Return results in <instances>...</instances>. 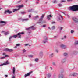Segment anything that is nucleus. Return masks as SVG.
<instances>
[{
    "instance_id": "obj_16",
    "label": "nucleus",
    "mask_w": 78,
    "mask_h": 78,
    "mask_svg": "<svg viewBox=\"0 0 78 78\" xmlns=\"http://www.w3.org/2000/svg\"><path fill=\"white\" fill-rule=\"evenodd\" d=\"M6 22L4 21H0V23H4L3 25H6Z\"/></svg>"
},
{
    "instance_id": "obj_43",
    "label": "nucleus",
    "mask_w": 78,
    "mask_h": 78,
    "mask_svg": "<svg viewBox=\"0 0 78 78\" xmlns=\"http://www.w3.org/2000/svg\"><path fill=\"white\" fill-rule=\"evenodd\" d=\"M23 53H25V52H26V50L25 49L23 50Z\"/></svg>"
},
{
    "instance_id": "obj_17",
    "label": "nucleus",
    "mask_w": 78,
    "mask_h": 78,
    "mask_svg": "<svg viewBox=\"0 0 78 78\" xmlns=\"http://www.w3.org/2000/svg\"><path fill=\"white\" fill-rule=\"evenodd\" d=\"M15 71H16L15 67H13V73L14 75L15 74Z\"/></svg>"
},
{
    "instance_id": "obj_28",
    "label": "nucleus",
    "mask_w": 78,
    "mask_h": 78,
    "mask_svg": "<svg viewBox=\"0 0 78 78\" xmlns=\"http://www.w3.org/2000/svg\"><path fill=\"white\" fill-rule=\"evenodd\" d=\"M20 44H17L16 45V47H19L20 46Z\"/></svg>"
},
{
    "instance_id": "obj_22",
    "label": "nucleus",
    "mask_w": 78,
    "mask_h": 78,
    "mask_svg": "<svg viewBox=\"0 0 78 78\" xmlns=\"http://www.w3.org/2000/svg\"><path fill=\"white\" fill-rule=\"evenodd\" d=\"M12 38H13L12 37V36H10L9 37V41H11V39H12Z\"/></svg>"
},
{
    "instance_id": "obj_24",
    "label": "nucleus",
    "mask_w": 78,
    "mask_h": 78,
    "mask_svg": "<svg viewBox=\"0 0 78 78\" xmlns=\"http://www.w3.org/2000/svg\"><path fill=\"white\" fill-rule=\"evenodd\" d=\"M75 45H78V41H75Z\"/></svg>"
},
{
    "instance_id": "obj_47",
    "label": "nucleus",
    "mask_w": 78,
    "mask_h": 78,
    "mask_svg": "<svg viewBox=\"0 0 78 78\" xmlns=\"http://www.w3.org/2000/svg\"><path fill=\"white\" fill-rule=\"evenodd\" d=\"M8 76L7 75H5V77L6 78L7 77H8Z\"/></svg>"
},
{
    "instance_id": "obj_62",
    "label": "nucleus",
    "mask_w": 78,
    "mask_h": 78,
    "mask_svg": "<svg viewBox=\"0 0 78 78\" xmlns=\"http://www.w3.org/2000/svg\"><path fill=\"white\" fill-rule=\"evenodd\" d=\"M15 48H17V46H16L15 47Z\"/></svg>"
},
{
    "instance_id": "obj_21",
    "label": "nucleus",
    "mask_w": 78,
    "mask_h": 78,
    "mask_svg": "<svg viewBox=\"0 0 78 78\" xmlns=\"http://www.w3.org/2000/svg\"><path fill=\"white\" fill-rule=\"evenodd\" d=\"M39 55L41 56H43V52H41L40 53Z\"/></svg>"
},
{
    "instance_id": "obj_59",
    "label": "nucleus",
    "mask_w": 78,
    "mask_h": 78,
    "mask_svg": "<svg viewBox=\"0 0 78 78\" xmlns=\"http://www.w3.org/2000/svg\"><path fill=\"white\" fill-rule=\"evenodd\" d=\"M3 55H5V53H3Z\"/></svg>"
},
{
    "instance_id": "obj_15",
    "label": "nucleus",
    "mask_w": 78,
    "mask_h": 78,
    "mask_svg": "<svg viewBox=\"0 0 78 78\" xmlns=\"http://www.w3.org/2000/svg\"><path fill=\"white\" fill-rule=\"evenodd\" d=\"M64 76L62 74H60L58 75V78H63Z\"/></svg>"
},
{
    "instance_id": "obj_19",
    "label": "nucleus",
    "mask_w": 78,
    "mask_h": 78,
    "mask_svg": "<svg viewBox=\"0 0 78 78\" xmlns=\"http://www.w3.org/2000/svg\"><path fill=\"white\" fill-rule=\"evenodd\" d=\"M77 75H78V74L76 73H74L72 75L73 76H76Z\"/></svg>"
},
{
    "instance_id": "obj_18",
    "label": "nucleus",
    "mask_w": 78,
    "mask_h": 78,
    "mask_svg": "<svg viewBox=\"0 0 78 78\" xmlns=\"http://www.w3.org/2000/svg\"><path fill=\"white\" fill-rule=\"evenodd\" d=\"M37 18H39V16L37 15L36 16L34 17L33 19H34V20H36L37 19Z\"/></svg>"
},
{
    "instance_id": "obj_58",
    "label": "nucleus",
    "mask_w": 78,
    "mask_h": 78,
    "mask_svg": "<svg viewBox=\"0 0 78 78\" xmlns=\"http://www.w3.org/2000/svg\"><path fill=\"white\" fill-rule=\"evenodd\" d=\"M60 16L61 17V18H62V16L60 15Z\"/></svg>"
},
{
    "instance_id": "obj_5",
    "label": "nucleus",
    "mask_w": 78,
    "mask_h": 78,
    "mask_svg": "<svg viewBox=\"0 0 78 78\" xmlns=\"http://www.w3.org/2000/svg\"><path fill=\"white\" fill-rule=\"evenodd\" d=\"M48 41V39L47 38V36H44V40H43V42L44 44H45L46 42H47Z\"/></svg>"
},
{
    "instance_id": "obj_38",
    "label": "nucleus",
    "mask_w": 78,
    "mask_h": 78,
    "mask_svg": "<svg viewBox=\"0 0 78 78\" xmlns=\"http://www.w3.org/2000/svg\"><path fill=\"white\" fill-rule=\"evenodd\" d=\"M66 2V1L64 0H62L60 2L61 3H62V2Z\"/></svg>"
},
{
    "instance_id": "obj_49",
    "label": "nucleus",
    "mask_w": 78,
    "mask_h": 78,
    "mask_svg": "<svg viewBox=\"0 0 78 78\" xmlns=\"http://www.w3.org/2000/svg\"><path fill=\"white\" fill-rule=\"evenodd\" d=\"M67 16L68 17V18H69L70 17V16H69V15L68 14H66Z\"/></svg>"
},
{
    "instance_id": "obj_8",
    "label": "nucleus",
    "mask_w": 78,
    "mask_h": 78,
    "mask_svg": "<svg viewBox=\"0 0 78 78\" xmlns=\"http://www.w3.org/2000/svg\"><path fill=\"white\" fill-rule=\"evenodd\" d=\"M8 64H9V63L8 61H6L5 63H4L0 65V66H4V65H8Z\"/></svg>"
},
{
    "instance_id": "obj_4",
    "label": "nucleus",
    "mask_w": 78,
    "mask_h": 78,
    "mask_svg": "<svg viewBox=\"0 0 78 78\" xmlns=\"http://www.w3.org/2000/svg\"><path fill=\"white\" fill-rule=\"evenodd\" d=\"M22 7H23V5H20L18 6L19 9H13V12H15L16 11H18V10H19L20 9V8H22Z\"/></svg>"
},
{
    "instance_id": "obj_20",
    "label": "nucleus",
    "mask_w": 78,
    "mask_h": 78,
    "mask_svg": "<svg viewBox=\"0 0 78 78\" xmlns=\"http://www.w3.org/2000/svg\"><path fill=\"white\" fill-rule=\"evenodd\" d=\"M66 59L64 58V59H63L62 60V63H64V62H65L66 61Z\"/></svg>"
},
{
    "instance_id": "obj_60",
    "label": "nucleus",
    "mask_w": 78,
    "mask_h": 78,
    "mask_svg": "<svg viewBox=\"0 0 78 78\" xmlns=\"http://www.w3.org/2000/svg\"><path fill=\"white\" fill-rule=\"evenodd\" d=\"M64 38H66V36H64Z\"/></svg>"
},
{
    "instance_id": "obj_9",
    "label": "nucleus",
    "mask_w": 78,
    "mask_h": 78,
    "mask_svg": "<svg viewBox=\"0 0 78 78\" xmlns=\"http://www.w3.org/2000/svg\"><path fill=\"white\" fill-rule=\"evenodd\" d=\"M4 13L5 14H6V13H9V14H11V13H12V12L9 11V10H7L5 11L4 12Z\"/></svg>"
},
{
    "instance_id": "obj_51",
    "label": "nucleus",
    "mask_w": 78,
    "mask_h": 78,
    "mask_svg": "<svg viewBox=\"0 0 78 78\" xmlns=\"http://www.w3.org/2000/svg\"><path fill=\"white\" fill-rule=\"evenodd\" d=\"M56 51L57 52V53H58V51H59L58 50H56Z\"/></svg>"
},
{
    "instance_id": "obj_32",
    "label": "nucleus",
    "mask_w": 78,
    "mask_h": 78,
    "mask_svg": "<svg viewBox=\"0 0 78 78\" xmlns=\"http://www.w3.org/2000/svg\"><path fill=\"white\" fill-rule=\"evenodd\" d=\"M55 27L53 26H52L51 27V29H52V30H54V29H55Z\"/></svg>"
},
{
    "instance_id": "obj_29",
    "label": "nucleus",
    "mask_w": 78,
    "mask_h": 78,
    "mask_svg": "<svg viewBox=\"0 0 78 78\" xmlns=\"http://www.w3.org/2000/svg\"><path fill=\"white\" fill-rule=\"evenodd\" d=\"M67 53H64V56H67Z\"/></svg>"
},
{
    "instance_id": "obj_37",
    "label": "nucleus",
    "mask_w": 78,
    "mask_h": 78,
    "mask_svg": "<svg viewBox=\"0 0 78 78\" xmlns=\"http://www.w3.org/2000/svg\"><path fill=\"white\" fill-rule=\"evenodd\" d=\"M57 20H58V21H59V20H60V18H59V17H58L57 19Z\"/></svg>"
},
{
    "instance_id": "obj_39",
    "label": "nucleus",
    "mask_w": 78,
    "mask_h": 78,
    "mask_svg": "<svg viewBox=\"0 0 78 78\" xmlns=\"http://www.w3.org/2000/svg\"><path fill=\"white\" fill-rule=\"evenodd\" d=\"M52 64H53V66H56V64H55V62H53L52 63Z\"/></svg>"
},
{
    "instance_id": "obj_3",
    "label": "nucleus",
    "mask_w": 78,
    "mask_h": 78,
    "mask_svg": "<svg viewBox=\"0 0 78 78\" xmlns=\"http://www.w3.org/2000/svg\"><path fill=\"white\" fill-rule=\"evenodd\" d=\"M44 17V15H43L40 18L38 22H37V23H41V22H42V20H43Z\"/></svg>"
},
{
    "instance_id": "obj_56",
    "label": "nucleus",
    "mask_w": 78,
    "mask_h": 78,
    "mask_svg": "<svg viewBox=\"0 0 78 78\" xmlns=\"http://www.w3.org/2000/svg\"><path fill=\"white\" fill-rule=\"evenodd\" d=\"M36 3L37 4H38L39 3V2H36Z\"/></svg>"
},
{
    "instance_id": "obj_35",
    "label": "nucleus",
    "mask_w": 78,
    "mask_h": 78,
    "mask_svg": "<svg viewBox=\"0 0 78 78\" xmlns=\"http://www.w3.org/2000/svg\"><path fill=\"white\" fill-rule=\"evenodd\" d=\"M32 11V9H31L28 10V12H31Z\"/></svg>"
},
{
    "instance_id": "obj_7",
    "label": "nucleus",
    "mask_w": 78,
    "mask_h": 78,
    "mask_svg": "<svg viewBox=\"0 0 78 78\" xmlns=\"http://www.w3.org/2000/svg\"><path fill=\"white\" fill-rule=\"evenodd\" d=\"M4 50L5 51H9V52H12V51H13V50L7 48L5 49Z\"/></svg>"
},
{
    "instance_id": "obj_40",
    "label": "nucleus",
    "mask_w": 78,
    "mask_h": 78,
    "mask_svg": "<svg viewBox=\"0 0 78 78\" xmlns=\"http://www.w3.org/2000/svg\"><path fill=\"white\" fill-rule=\"evenodd\" d=\"M38 58H36L35 59V61H36V62H37V61H38Z\"/></svg>"
},
{
    "instance_id": "obj_36",
    "label": "nucleus",
    "mask_w": 78,
    "mask_h": 78,
    "mask_svg": "<svg viewBox=\"0 0 78 78\" xmlns=\"http://www.w3.org/2000/svg\"><path fill=\"white\" fill-rule=\"evenodd\" d=\"M21 14H25V12H21Z\"/></svg>"
},
{
    "instance_id": "obj_12",
    "label": "nucleus",
    "mask_w": 78,
    "mask_h": 78,
    "mask_svg": "<svg viewBox=\"0 0 78 78\" xmlns=\"http://www.w3.org/2000/svg\"><path fill=\"white\" fill-rule=\"evenodd\" d=\"M33 72V71H31L29 73H27V74H25V78H26L27 76H30V75H31V73Z\"/></svg>"
},
{
    "instance_id": "obj_52",
    "label": "nucleus",
    "mask_w": 78,
    "mask_h": 78,
    "mask_svg": "<svg viewBox=\"0 0 78 78\" xmlns=\"http://www.w3.org/2000/svg\"><path fill=\"white\" fill-rule=\"evenodd\" d=\"M71 1H72V0H67L68 2H71Z\"/></svg>"
},
{
    "instance_id": "obj_54",
    "label": "nucleus",
    "mask_w": 78,
    "mask_h": 78,
    "mask_svg": "<svg viewBox=\"0 0 78 78\" xmlns=\"http://www.w3.org/2000/svg\"><path fill=\"white\" fill-rule=\"evenodd\" d=\"M12 78H15V76H12Z\"/></svg>"
},
{
    "instance_id": "obj_61",
    "label": "nucleus",
    "mask_w": 78,
    "mask_h": 78,
    "mask_svg": "<svg viewBox=\"0 0 78 78\" xmlns=\"http://www.w3.org/2000/svg\"><path fill=\"white\" fill-rule=\"evenodd\" d=\"M3 32H5V31H3L2 32V33H3Z\"/></svg>"
},
{
    "instance_id": "obj_26",
    "label": "nucleus",
    "mask_w": 78,
    "mask_h": 78,
    "mask_svg": "<svg viewBox=\"0 0 78 78\" xmlns=\"http://www.w3.org/2000/svg\"><path fill=\"white\" fill-rule=\"evenodd\" d=\"M47 76L49 78H50V77H51V74H48V75Z\"/></svg>"
},
{
    "instance_id": "obj_2",
    "label": "nucleus",
    "mask_w": 78,
    "mask_h": 78,
    "mask_svg": "<svg viewBox=\"0 0 78 78\" xmlns=\"http://www.w3.org/2000/svg\"><path fill=\"white\" fill-rule=\"evenodd\" d=\"M24 34V33L22 32H19L18 33L17 35H13L12 36V37L13 38H16L17 37V35L19 36L18 37V38H21V35L20 34Z\"/></svg>"
},
{
    "instance_id": "obj_13",
    "label": "nucleus",
    "mask_w": 78,
    "mask_h": 78,
    "mask_svg": "<svg viewBox=\"0 0 78 78\" xmlns=\"http://www.w3.org/2000/svg\"><path fill=\"white\" fill-rule=\"evenodd\" d=\"M60 47L62 48H63V49H65L66 48V46L62 44L60 45Z\"/></svg>"
},
{
    "instance_id": "obj_42",
    "label": "nucleus",
    "mask_w": 78,
    "mask_h": 78,
    "mask_svg": "<svg viewBox=\"0 0 78 78\" xmlns=\"http://www.w3.org/2000/svg\"><path fill=\"white\" fill-rule=\"evenodd\" d=\"M9 57V56H8V55H5V57H5V58H6V57Z\"/></svg>"
},
{
    "instance_id": "obj_41",
    "label": "nucleus",
    "mask_w": 78,
    "mask_h": 78,
    "mask_svg": "<svg viewBox=\"0 0 78 78\" xmlns=\"http://www.w3.org/2000/svg\"><path fill=\"white\" fill-rule=\"evenodd\" d=\"M71 33H74V31L73 30H71Z\"/></svg>"
},
{
    "instance_id": "obj_55",
    "label": "nucleus",
    "mask_w": 78,
    "mask_h": 78,
    "mask_svg": "<svg viewBox=\"0 0 78 78\" xmlns=\"http://www.w3.org/2000/svg\"><path fill=\"white\" fill-rule=\"evenodd\" d=\"M30 67L32 66V64H30Z\"/></svg>"
},
{
    "instance_id": "obj_45",
    "label": "nucleus",
    "mask_w": 78,
    "mask_h": 78,
    "mask_svg": "<svg viewBox=\"0 0 78 78\" xmlns=\"http://www.w3.org/2000/svg\"><path fill=\"white\" fill-rule=\"evenodd\" d=\"M62 13H63V14H65V15H66V14H67V13H66V12H62Z\"/></svg>"
},
{
    "instance_id": "obj_31",
    "label": "nucleus",
    "mask_w": 78,
    "mask_h": 78,
    "mask_svg": "<svg viewBox=\"0 0 78 78\" xmlns=\"http://www.w3.org/2000/svg\"><path fill=\"white\" fill-rule=\"evenodd\" d=\"M5 57H0V59H5Z\"/></svg>"
},
{
    "instance_id": "obj_46",
    "label": "nucleus",
    "mask_w": 78,
    "mask_h": 78,
    "mask_svg": "<svg viewBox=\"0 0 78 78\" xmlns=\"http://www.w3.org/2000/svg\"><path fill=\"white\" fill-rule=\"evenodd\" d=\"M46 25H43V26H42V27H45Z\"/></svg>"
},
{
    "instance_id": "obj_50",
    "label": "nucleus",
    "mask_w": 78,
    "mask_h": 78,
    "mask_svg": "<svg viewBox=\"0 0 78 78\" xmlns=\"http://www.w3.org/2000/svg\"><path fill=\"white\" fill-rule=\"evenodd\" d=\"M25 46H27V45H28V44H25Z\"/></svg>"
},
{
    "instance_id": "obj_53",
    "label": "nucleus",
    "mask_w": 78,
    "mask_h": 78,
    "mask_svg": "<svg viewBox=\"0 0 78 78\" xmlns=\"http://www.w3.org/2000/svg\"><path fill=\"white\" fill-rule=\"evenodd\" d=\"M52 24H53V23H55V22H54L52 23H51Z\"/></svg>"
},
{
    "instance_id": "obj_48",
    "label": "nucleus",
    "mask_w": 78,
    "mask_h": 78,
    "mask_svg": "<svg viewBox=\"0 0 78 78\" xmlns=\"http://www.w3.org/2000/svg\"><path fill=\"white\" fill-rule=\"evenodd\" d=\"M53 3H57L56 1L55 0V1H54L53 2Z\"/></svg>"
},
{
    "instance_id": "obj_57",
    "label": "nucleus",
    "mask_w": 78,
    "mask_h": 78,
    "mask_svg": "<svg viewBox=\"0 0 78 78\" xmlns=\"http://www.w3.org/2000/svg\"><path fill=\"white\" fill-rule=\"evenodd\" d=\"M50 69L51 70H53V68L52 67H50Z\"/></svg>"
},
{
    "instance_id": "obj_44",
    "label": "nucleus",
    "mask_w": 78,
    "mask_h": 78,
    "mask_svg": "<svg viewBox=\"0 0 78 78\" xmlns=\"http://www.w3.org/2000/svg\"><path fill=\"white\" fill-rule=\"evenodd\" d=\"M29 18H30L31 17V14H30L29 15Z\"/></svg>"
},
{
    "instance_id": "obj_27",
    "label": "nucleus",
    "mask_w": 78,
    "mask_h": 78,
    "mask_svg": "<svg viewBox=\"0 0 78 78\" xmlns=\"http://www.w3.org/2000/svg\"><path fill=\"white\" fill-rule=\"evenodd\" d=\"M28 56L29 58H33V56L32 55H29Z\"/></svg>"
},
{
    "instance_id": "obj_14",
    "label": "nucleus",
    "mask_w": 78,
    "mask_h": 78,
    "mask_svg": "<svg viewBox=\"0 0 78 78\" xmlns=\"http://www.w3.org/2000/svg\"><path fill=\"white\" fill-rule=\"evenodd\" d=\"M52 17L51 15H48L47 16V19H48V20H50L51 19L50 17Z\"/></svg>"
},
{
    "instance_id": "obj_11",
    "label": "nucleus",
    "mask_w": 78,
    "mask_h": 78,
    "mask_svg": "<svg viewBox=\"0 0 78 78\" xmlns=\"http://www.w3.org/2000/svg\"><path fill=\"white\" fill-rule=\"evenodd\" d=\"M72 20H73L76 23V22H78V19L74 17L72 18Z\"/></svg>"
},
{
    "instance_id": "obj_1",
    "label": "nucleus",
    "mask_w": 78,
    "mask_h": 78,
    "mask_svg": "<svg viewBox=\"0 0 78 78\" xmlns=\"http://www.w3.org/2000/svg\"><path fill=\"white\" fill-rule=\"evenodd\" d=\"M69 9L71 11H78V5H75L69 7Z\"/></svg>"
},
{
    "instance_id": "obj_10",
    "label": "nucleus",
    "mask_w": 78,
    "mask_h": 78,
    "mask_svg": "<svg viewBox=\"0 0 78 78\" xmlns=\"http://www.w3.org/2000/svg\"><path fill=\"white\" fill-rule=\"evenodd\" d=\"M18 20H22V21H27V20H29V19L27 18L25 19H22L21 18H20L18 19Z\"/></svg>"
},
{
    "instance_id": "obj_6",
    "label": "nucleus",
    "mask_w": 78,
    "mask_h": 78,
    "mask_svg": "<svg viewBox=\"0 0 78 78\" xmlns=\"http://www.w3.org/2000/svg\"><path fill=\"white\" fill-rule=\"evenodd\" d=\"M35 30V28L34 26H31L29 28H26V30Z\"/></svg>"
},
{
    "instance_id": "obj_64",
    "label": "nucleus",
    "mask_w": 78,
    "mask_h": 78,
    "mask_svg": "<svg viewBox=\"0 0 78 78\" xmlns=\"http://www.w3.org/2000/svg\"><path fill=\"white\" fill-rule=\"evenodd\" d=\"M48 28H49V29H50V30H51V29H50V27H49Z\"/></svg>"
},
{
    "instance_id": "obj_33",
    "label": "nucleus",
    "mask_w": 78,
    "mask_h": 78,
    "mask_svg": "<svg viewBox=\"0 0 78 78\" xmlns=\"http://www.w3.org/2000/svg\"><path fill=\"white\" fill-rule=\"evenodd\" d=\"M63 28V27H60V31H61L62 30Z\"/></svg>"
},
{
    "instance_id": "obj_23",
    "label": "nucleus",
    "mask_w": 78,
    "mask_h": 78,
    "mask_svg": "<svg viewBox=\"0 0 78 78\" xmlns=\"http://www.w3.org/2000/svg\"><path fill=\"white\" fill-rule=\"evenodd\" d=\"M9 34V33L8 32H6L4 33L5 35V36H6V35H8V34Z\"/></svg>"
},
{
    "instance_id": "obj_63",
    "label": "nucleus",
    "mask_w": 78,
    "mask_h": 78,
    "mask_svg": "<svg viewBox=\"0 0 78 78\" xmlns=\"http://www.w3.org/2000/svg\"><path fill=\"white\" fill-rule=\"evenodd\" d=\"M54 37L55 38H56V36H54Z\"/></svg>"
},
{
    "instance_id": "obj_25",
    "label": "nucleus",
    "mask_w": 78,
    "mask_h": 78,
    "mask_svg": "<svg viewBox=\"0 0 78 78\" xmlns=\"http://www.w3.org/2000/svg\"><path fill=\"white\" fill-rule=\"evenodd\" d=\"M53 56V54H51V55H50L49 57L50 58H52Z\"/></svg>"
},
{
    "instance_id": "obj_30",
    "label": "nucleus",
    "mask_w": 78,
    "mask_h": 78,
    "mask_svg": "<svg viewBox=\"0 0 78 78\" xmlns=\"http://www.w3.org/2000/svg\"><path fill=\"white\" fill-rule=\"evenodd\" d=\"M77 53H78V52H77L76 51H75L74 52V55H76L77 54Z\"/></svg>"
},
{
    "instance_id": "obj_34",
    "label": "nucleus",
    "mask_w": 78,
    "mask_h": 78,
    "mask_svg": "<svg viewBox=\"0 0 78 78\" xmlns=\"http://www.w3.org/2000/svg\"><path fill=\"white\" fill-rule=\"evenodd\" d=\"M58 6L59 7H60L61 6H62V5L61 4H58Z\"/></svg>"
}]
</instances>
